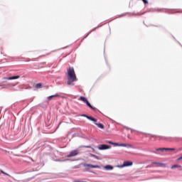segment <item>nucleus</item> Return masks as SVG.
Listing matches in <instances>:
<instances>
[{
    "label": "nucleus",
    "mask_w": 182,
    "mask_h": 182,
    "mask_svg": "<svg viewBox=\"0 0 182 182\" xmlns=\"http://www.w3.org/2000/svg\"><path fill=\"white\" fill-rule=\"evenodd\" d=\"M95 124L96 126H97V127H99L100 129H105V126L102 124H100V123H96L95 122Z\"/></svg>",
    "instance_id": "nucleus-14"
},
{
    "label": "nucleus",
    "mask_w": 182,
    "mask_h": 182,
    "mask_svg": "<svg viewBox=\"0 0 182 182\" xmlns=\"http://www.w3.org/2000/svg\"><path fill=\"white\" fill-rule=\"evenodd\" d=\"M36 89H42V84L41 83L36 84Z\"/></svg>",
    "instance_id": "nucleus-16"
},
{
    "label": "nucleus",
    "mask_w": 182,
    "mask_h": 182,
    "mask_svg": "<svg viewBox=\"0 0 182 182\" xmlns=\"http://www.w3.org/2000/svg\"><path fill=\"white\" fill-rule=\"evenodd\" d=\"M84 167H90V168H100L99 165H92L90 164H83Z\"/></svg>",
    "instance_id": "nucleus-8"
},
{
    "label": "nucleus",
    "mask_w": 182,
    "mask_h": 182,
    "mask_svg": "<svg viewBox=\"0 0 182 182\" xmlns=\"http://www.w3.org/2000/svg\"><path fill=\"white\" fill-rule=\"evenodd\" d=\"M178 12H181V11H178Z\"/></svg>",
    "instance_id": "nucleus-31"
},
{
    "label": "nucleus",
    "mask_w": 182,
    "mask_h": 182,
    "mask_svg": "<svg viewBox=\"0 0 182 182\" xmlns=\"http://www.w3.org/2000/svg\"><path fill=\"white\" fill-rule=\"evenodd\" d=\"M109 149H112V146L106 144H100L98 146L99 150H109Z\"/></svg>",
    "instance_id": "nucleus-7"
},
{
    "label": "nucleus",
    "mask_w": 182,
    "mask_h": 182,
    "mask_svg": "<svg viewBox=\"0 0 182 182\" xmlns=\"http://www.w3.org/2000/svg\"><path fill=\"white\" fill-rule=\"evenodd\" d=\"M129 166H133V162L129 161H124L123 164L121 166H118L119 168H123V167H129Z\"/></svg>",
    "instance_id": "nucleus-6"
},
{
    "label": "nucleus",
    "mask_w": 182,
    "mask_h": 182,
    "mask_svg": "<svg viewBox=\"0 0 182 182\" xmlns=\"http://www.w3.org/2000/svg\"><path fill=\"white\" fill-rule=\"evenodd\" d=\"M97 28H99V27H95V28H93L88 34H87V36L84 38V39H85V38H87V36H89V35H90V33H92V32L96 31V29H97Z\"/></svg>",
    "instance_id": "nucleus-15"
},
{
    "label": "nucleus",
    "mask_w": 182,
    "mask_h": 182,
    "mask_svg": "<svg viewBox=\"0 0 182 182\" xmlns=\"http://www.w3.org/2000/svg\"><path fill=\"white\" fill-rule=\"evenodd\" d=\"M14 86H16V84L7 83L3 85V89H8V87H14Z\"/></svg>",
    "instance_id": "nucleus-9"
},
{
    "label": "nucleus",
    "mask_w": 182,
    "mask_h": 182,
    "mask_svg": "<svg viewBox=\"0 0 182 182\" xmlns=\"http://www.w3.org/2000/svg\"><path fill=\"white\" fill-rule=\"evenodd\" d=\"M176 149L174 148H158L156 151H151V153H154L155 154H160L159 151H174Z\"/></svg>",
    "instance_id": "nucleus-2"
},
{
    "label": "nucleus",
    "mask_w": 182,
    "mask_h": 182,
    "mask_svg": "<svg viewBox=\"0 0 182 182\" xmlns=\"http://www.w3.org/2000/svg\"><path fill=\"white\" fill-rule=\"evenodd\" d=\"M80 167V166H75L73 167V168H79Z\"/></svg>",
    "instance_id": "nucleus-28"
},
{
    "label": "nucleus",
    "mask_w": 182,
    "mask_h": 182,
    "mask_svg": "<svg viewBox=\"0 0 182 182\" xmlns=\"http://www.w3.org/2000/svg\"><path fill=\"white\" fill-rule=\"evenodd\" d=\"M77 159H66V161H77Z\"/></svg>",
    "instance_id": "nucleus-21"
},
{
    "label": "nucleus",
    "mask_w": 182,
    "mask_h": 182,
    "mask_svg": "<svg viewBox=\"0 0 182 182\" xmlns=\"http://www.w3.org/2000/svg\"><path fill=\"white\" fill-rule=\"evenodd\" d=\"M56 161H61V162L66 161V159H63V158L58 159L56 160Z\"/></svg>",
    "instance_id": "nucleus-19"
},
{
    "label": "nucleus",
    "mask_w": 182,
    "mask_h": 182,
    "mask_svg": "<svg viewBox=\"0 0 182 182\" xmlns=\"http://www.w3.org/2000/svg\"><path fill=\"white\" fill-rule=\"evenodd\" d=\"M80 153L79 149L72 150L69 152V154L66 156L68 159H70V157H75L77 156Z\"/></svg>",
    "instance_id": "nucleus-4"
},
{
    "label": "nucleus",
    "mask_w": 182,
    "mask_h": 182,
    "mask_svg": "<svg viewBox=\"0 0 182 182\" xmlns=\"http://www.w3.org/2000/svg\"><path fill=\"white\" fill-rule=\"evenodd\" d=\"M105 143H107L108 144H113V141H106Z\"/></svg>",
    "instance_id": "nucleus-23"
},
{
    "label": "nucleus",
    "mask_w": 182,
    "mask_h": 182,
    "mask_svg": "<svg viewBox=\"0 0 182 182\" xmlns=\"http://www.w3.org/2000/svg\"><path fill=\"white\" fill-rule=\"evenodd\" d=\"M120 16H126V14H123Z\"/></svg>",
    "instance_id": "nucleus-29"
},
{
    "label": "nucleus",
    "mask_w": 182,
    "mask_h": 182,
    "mask_svg": "<svg viewBox=\"0 0 182 182\" xmlns=\"http://www.w3.org/2000/svg\"><path fill=\"white\" fill-rule=\"evenodd\" d=\"M87 119L88 120H91V122H94V123H96L97 122V119H96L93 117L88 116V117H87Z\"/></svg>",
    "instance_id": "nucleus-12"
},
{
    "label": "nucleus",
    "mask_w": 182,
    "mask_h": 182,
    "mask_svg": "<svg viewBox=\"0 0 182 182\" xmlns=\"http://www.w3.org/2000/svg\"><path fill=\"white\" fill-rule=\"evenodd\" d=\"M67 85L70 86L73 85V82H77V78L76 77V74L75 73V69L73 67H70L67 73Z\"/></svg>",
    "instance_id": "nucleus-1"
},
{
    "label": "nucleus",
    "mask_w": 182,
    "mask_h": 182,
    "mask_svg": "<svg viewBox=\"0 0 182 182\" xmlns=\"http://www.w3.org/2000/svg\"><path fill=\"white\" fill-rule=\"evenodd\" d=\"M180 167H181V166H180L178 164H175V165H173L171 168H172V169H173V168H178Z\"/></svg>",
    "instance_id": "nucleus-17"
},
{
    "label": "nucleus",
    "mask_w": 182,
    "mask_h": 182,
    "mask_svg": "<svg viewBox=\"0 0 182 182\" xmlns=\"http://www.w3.org/2000/svg\"><path fill=\"white\" fill-rule=\"evenodd\" d=\"M90 156H91V157H93V159H95L96 160L100 159V158L97 155H95L93 154H90Z\"/></svg>",
    "instance_id": "nucleus-18"
},
{
    "label": "nucleus",
    "mask_w": 182,
    "mask_h": 182,
    "mask_svg": "<svg viewBox=\"0 0 182 182\" xmlns=\"http://www.w3.org/2000/svg\"><path fill=\"white\" fill-rule=\"evenodd\" d=\"M143 2H144V4L146 5V4H149V1H147V0H141Z\"/></svg>",
    "instance_id": "nucleus-24"
},
{
    "label": "nucleus",
    "mask_w": 182,
    "mask_h": 182,
    "mask_svg": "<svg viewBox=\"0 0 182 182\" xmlns=\"http://www.w3.org/2000/svg\"><path fill=\"white\" fill-rule=\"evenodd\" d=\"M112 146H118L119 147H128L129 149H133V145L129 144H120L117 142H113Z\"/></svg>",
    "instance_id": "nucleus-5"
},
{
    "label": "nucleus",
    "mask_w": 182,
    "mask_h": 182,
    "mask_svg": "<svg viewBox=\"0 0 182 182\" xmlns=\"http://www.w3.org/2000/svg\"><path fill=\"white\" fill-rule=\"evenodd\" d=\"M80 100H82V102H84V103H85L87 106L90 107V109H92V110H97L96 107H94L93 106H92V105H90V102H89V101L87 100V99H86V97L81 96L80 97Z\"/></svg>",
    "instance_id": "nucleus-3"
},
{
    "label": "nucleus",
    "mask_w": 182,
    "mask_h": 182,
    "mask_svg": "<svg viewBox=\"0 0 182 182\" xmlns=\"http://www.w3.org/2000/svg\"><path fill=\"white\" fill-rule=\"evenodd\" d=\"M126 129H127V130H131L132 133H133V132H136V130L132 129H130L129 127H126Z\"/></svg>",
    "instance_id": "nucleus-25"
},
{
    "label": "nucleus",
    "mask_w": 182,
    "mask_h": 182,
    "mask_svg": "<svg viewBox=\"0 0 182 182\" xmlns=\"http://www.w3.org/2000/svg\"><path fill=\"white\" fill-rule=\"evenodd\" d=\"M104 168L107 171H110L112 170H113V166L111 165H107L104 166Z\"/></svg>",
    "instance_id": "nucleus-11"
},
{
    "label": "nucleus",
    "mask_w": 182,
    "mask_h": 182,
    "mask_svg": "<svg viewBox=\"0 0 182 182\" xmlns=\"http://www.w3.org/2000/svg\"><path fill=\"white\" fill-rule=\"evenodd\" d=\"M82 117H86V119H87V117H89V115H87V114H82L81 115Z\"/></svg>",
    "instance_id": "nucleus-26"
},
{
    "label": "nucleus",
    "mask_w": 182,
    "mask_h": 182,
    "mask_svg": "<svg viewBox=\"0 0 182 182\" xmlns=\"http://www.w3.org/2000/svg\"><path fill=\"white\" fill-rule=\"evenodd\" d=\"M19 75H14L11 77H4V79H6L7 80H15L16 79H19Z\"/></svg>",
    "instance_id": "nucleus-10"
},
{
    "label": "nucleus",
    "mask_w": 182,
    "mask_h": 182,
    "mask_svg": "<svg viewBox=\"0 0 182 182\" xmlns=\"http://www.w3.org/2000/svg\"><path fill=\"white\" fill-rule=\"evenodd\" d=\"M82 147L85 149H90V146H81L79 147V149H82Z\"/></svg>",
    "instance_id": "nucleus-20"
},
{
    "label": "nucleus",
    "mask_w": 182,
    "mask_h": 182,
    "mask_svg": "<svg viewBox=\"0 0 182 182\" xmlns=\"http://www.w3.org/2000/svg\"><path fill=\"white\" fill-rule=\"evenodd\" d=\"M154 164H159V163H157V162H154Z\"/></svg>",
    "instance_id": "nucleus-30"
},
{
    "label": "nucleus",
    "mask_w": 182,
    "mask_h": 182,
    "mask_svg": "<svg viewBox=\"0 0 182 182\" xmlns=\"http://www.w3.org/2000/svg\"><path fill=\"white\" fill-rule=\"evenodd\" d=\"M1 174H4V176H9V174L6 173V172H4V171L1 170Z\"/></svg>",
    "instance_id": "nucleus-22"
},
{
    "label": "nucleus",
    "mask_w": 182,
    "mask_h": 182,
    "mask_svg": "<svg viewBox=\"0 0 182 182\" xmlns=\"http://www.w3.org/2000/svg\"><path fill=\"white\" fill-rule=\"evenodd\" d=\"M60 95L56 94V95H50V96H48V100H50V99H52L53 97H60Z\"/></svg>",
    "instance_id": "nucleus-13"
},
{
    "label": "nucleus",
    "mask_w": 182,
    "mask_h": 182,
    "mask_svg": "<svg viewBox=\"0 0 182 182\" xmlns=\"http://www.w3.org/2000/svg\"><path fill=\"white\" fill-rule=\"evenodd\" d=\"M178 161H180V160H182V156H180L179 158H178Z\"/></svg>",
    "instance_id": "nucleus-27"
}]
</instances>
